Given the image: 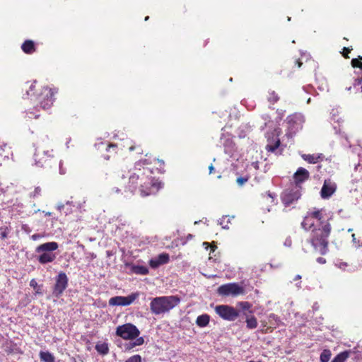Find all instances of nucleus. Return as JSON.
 <instances>
[{
    "mask_svg": "<svg viewBox=\"0 0 362 362\" xmlns=\"http://www.w3.org/2000/svg\"><path fill=\"white\" fill-rule=\"evenodd\" d=\"M310 173L304 168L300 167L297 169L296 172L293 175V182L296 187L301 188V184L305 181L309 180Z\"/></svg>",
    "mask_w": 362,
    "mask_h": 362,
    "instance_id": "4468645a",
    "label": "nucleus"
},
{
    "mask_svg": "<svg viewBox=\"0 0 362 362\" xmlns=\"http://www.w3.org/2000/svg\"><path fill=\"white\" fill-rule=\"evenodd\" d=\"M153 168L148 166L147 159L141 160L129 170L127 182L120 183L125 179L122 174L117 175V182L125 192L138 193L141 197L154 194L160 188L161 183L152 176Z\"/></svg>",
    "mask_w": 362,
    "mask_h": 362,
    "instance_id": "f257e3e1",
    "label": "nucleus"
},
{
    "mask_svg": "<svg viewBox=\"0 0 362 362\" xmlns=\"http://www.w3.org/2000/svg\"><path fill=\"white\" fill-rule=\"evenodd\" d=\"M267 99L271 103L274 104L279 100V97L274 90H269Z\"/></svg>",
    "mask_w": 362,
    "mask_h": 362,
    "instance_id": "c85d7f7f",
    "label": "nucleus"
},
{
    "mask_svg": "<svg viewBox=\"0 0 362 362\" xmlns=\"http://www.w3.org/2000/svg\"><path fill=\"white\" fill-rule=\"evenodd\" d=\"M362 83V80L361 78H356L354 83V86H359Z\"/></svg>",
    "mask_w": 362,
    "mask_h": 362,
    "instance_id": "37998d69",
    "label": "nucleus"
},
{
    "mask_svg": "<svg viewBox=\"0 0 362 362\" xmlns=\"http://www.w3.org/2000/svg\"><path fill=\"white\" fill-rule=\"evenodd\" d=\"M119 144H110L105 141H100L95 144V154L103 158L105 160H109L112 156L117 153Z\"/></svg>",
    "mask_w": 362,
    "mask_h": 362,
    "instance_id": "423d86ee",
    "label": "nucleus"
},
{
    "mask_svg": "<svg viewBox=\"0 0 362 362\" xmlns=\"http://www.w3.org/2000/svg\"><path fill=\"white\" fill-rule=\"evenodd\" d=\"M32 237H33V238L34 240H35V239L37 238V235H33Z\"/></svg>",
    "mask_w": 362,
    "mask_h": 362,
    "instance_id": "864d4df0",
    "label": "nucleus"
},
{
    "mask_svg": "<svg viewBox=\"0 0 362 362\" xmlns=\"http://www.w3.org/2000/svg\"><path fill=\"white\" fill-rule=\"evenodd\" d=\"M352 180L355 182L362 181V164H357L355 165L354 172L351 175Z\"/></svg>",
    "mask_w": 362,
    "mask_h": 362,
    "instance_id": "412c9836",
    "label": "nucleus"
},
{
    "mask_svg": "<svg viewBox=\"0 0 362 362\" xmlns=\"http://www.w3.org/2000/svg\"><path fill=\"white\" fill-rule=\"evenodd\" d=\"M337 184L330 179L325 180L321 188L320 196L322 199H329L336 192Z\"/></svg>",
    "mask_w": 362,
    "mask_h": 362,
    "instance_id": "ddd939ff",
    "label": "nucleus"
},
{
    "mask_svg": "<svg viewBox=\"0 0 362 362\" xmlns=\"http://www.w3.org/2000/svg\"><path fill=\"white\" fill-rule=\"evenodd\" d=\"M97 352L102 356H105L109 353V345L106 341H99L96 343L95 346Z\"/></svg>",
    "mask_w": 362,
    "mask_h": 362,
    "instance_id": "aec40b11",
    "label": "nucleus"
},
{
    "mask_svg": "<svg viewBox=\"0 0 362 362\" xmlns=\"http://www.w3.org/2000/svg\"><path fill=\"white\" fill-rule=\"evenodd\" d=\"M225 218H227V216H225V218H223L221 219V221L220 222V224H221V225H223V222L224 221Z\"/></svg>",
    "mask_w": 362,
    "mask_h": 362,
    "instance_id": "09e8293b",
    "label": "nucleus"
},
{
    "mask_svg": "<svg viewBox=\"0 0 362 362\" xmlns=\"http://www.w3.org/2000/svg\"><path fill=\"white\" fill-rule=\"evenodd\" d=\"M52 212H47V213L45 214V215H46V216H52Z\"/></svg>",
    "mask_w": 362,
    "mask_h": 362,
    "instance_id": "8fccbe9b",
    "label": "nucleus"
},
{
    "mask_svg": "<svg viewBox=\"0 0 362 362\" xmlns=\"http://www.w3.org/2000/svg\"><path fill=\"white\" fill-rule=\"evenodd\" d=\"M332 356L331 351L329 349H325L320 354V361L321 362H328Z\"/></svg>",
    "mask_w": 362,
    "mask_h": 362,
    "instance_id": "c756f323",
    "label": "nucleus"
},
{
    "mask_svg": "<svg viewBox=\"0 0 362 362\" xmlns=\"http://www.w3.org/2000/svg\"><path fill=\"white\" fill-rule=\"evenodd\" d=\"M352 50L351 48H349V47H344V52H343V57L345 58V59H349V53L351 52V51Z\"/></svg>",
    "mask_w": 362,
    "mask_h": 362,
    "instance_id": "ea45409f",
    "label": "nucleus"
},
{
    "mask_svg": "<svg viewBox=\"0 0 362 362\" xmlns=\"http://www.w3.org/2000/svg\"><path fill=\"white\" fill-rule=\"evenodd\" d=\"M294 65H297L298 68H300L303 63L299 59H296L293 61Z\"/></svg>",
    "mask_w": 362,
    "mask_h": 362,
    "instance_id": "a19ab883",
    "label": "nucleus"
},
{
    "mask_svg": "<svg viewBox=\"0 0 362 362\" xmlns=\"http://www.w3.org/2000/svg\"><path fill=\"white\" fill-rule=\"evenodd\" d=\"M238 305L243 310H249L250 313H252V311L250 310L252 308V304L250 303L247 301H242L239 302L238 303Z\"/></svg>",
    "mask_w": 362,
    "mask_h": 362,
    "instance_id": "473e14b6",
    "label": "nucleus"
},
{
    "mask_svg": "<svg viewBox=\"0 0 362 362\" xmlns=\"http://www.w3.org/2000/svg\"><path fill=\"white\" fill-rule=\"evenodd\" d=\"M361 69H362V62H361V64H360V68Z\"/></svg>",
    "mask_w": 362,
    "mask_h": 362,
    "instance_id": "4d7b16f0",
    "label": "nucleus"
},
{
    "mask_svg": "<svg viewBox=\"0 0 362 362\" xmlns=\"http://www.w3.org/2000/svg\"><path fill=\"white\" fill-rule=\"evenodd\" d=\"M269 322L274 321L276 326H278L279 325L280 319L276 315H275L274 313L270 314L269 316Z\"/></svg>",
    "mask_w": 362,
    "mask_h": 362,
    "instance_id": "c9c22d12",
    "label": "nucleus"
},
{
    "mask_svg": "<svg viewBox=\"0 0 362 362\" xmlns=\"http://www.w3.org/2000/svg\"><path fill=\"white\" fill-rule=\"evenodd\" d=\"M170 256L168 253L163 252L158 255L157 257L152 258L149 260V266L152 269H156L163 264L168 263Z\"/></svg>",
    "mask_w": 362,
    "mask_h": 362,
    "instance_id": "2eb2a0df",
    "label": "nucleus"
},
{
    "mask_svg": "<svg viewBox=\"0 0 362 362\" xmlns=\"http://www.w3.org/2000/svg\"><path fill=\"white\" fill-rule=\"evenodd\" d=\"M215 310L221 318L228 321H234L239 316V312L233 306L228 305H217Z\"/></svg>",
    "mask_w": 362,
    "mask_h": 362,
    "instance_id": "9d476101",
    "label": "nucleus"
},
{
    "mask_svg": "<svg viewBox=\"0 0 362 362\" xmlns=\"http://www.w3.org/2000/svg\"><path fill=\"white\" fill-rule=\"evenodd\" d=\"M125 362H141V358L139 355H134L128 358Z\"/></svg>",
    "mask_w": 362,
    "mask_h": 362,
    "instance_id": "e433bc0d",
    "label": "nucleus"
},
{
    "mask_svg": "<svg viewBox=\"0 0 362 362\" xmlns=\"http://www.w3.org/2000/svg\"><path fill=\"white\" fill-rule=\"evenodd\" d=\"M218 293L223 296H238L245 293V288L238 283H228L220 286L217 290Z\"/></svg>",
    "mask_w": 362,
    "mask_h": 362,
    "instance_id": "6e6552de",
    "label": "nucleus"
},
{
    "mask_svg": "<svg viewBox=\"0 0 362 362\" xmlns=\"http://www.w3.org/2000/svg\"><path fill=\"white\" fill-rule=\"evenodd\" d=\"M132 272L136 274L146 275L148 274V269L142 265H134L132 267Z\"/></svg>",
    "mask_w": 362,
    "mask_h": 362,
    "instance_id": "a878e982",
    "label": "nucleus"
},
{
    "mask_svg": "<svg viewBox=\"0 0 362 362\" xmlns=\"http://www.w3.org/2000/svg\"><path fill=\"white\" fill-rule=\"evenodd\" d=\"M23 52L27 54H32L36 52L35 42L31 40H26L21 45Z\"/></svg>",
    "mask_w": 362,
    "mask_h": 362,
    "instance_id": "a211bd4d",
    "label": "nucleus"
},
{
    "mask_svg": "<svg viewBox=\"0 0 362 362\" xmlns=\"http://www.w3.org/2000/svg\"><path fill=\"white\" fill-rule=\"evenodd\" d=\"M209 173L210 174H212L214 173V168L212 164H211V165L209 167Z\"/></svg>",
    "mask_w": 362,
    "mask_h": 362,
    "instance_id": "a18cd8bd",
    "label": "nucleus"
},
{
    "mask_svg": "<svg viewBox=\"0 0 362 362\" xmlns=\"http://www.w3.org/2000/svg\"><path fill=\"white\" fill-rule=\"evenodd\" d=\"M39 115H35V118H38Z\"/></svg>",
    "mask_w": 362,
    "mask_h": 362,
    "instance_id": "bf43d9fd",
    "label": "nucleus"
},
{
    "mask_svg": "<svg viewBox=\"0 0 362 362\" xmlns=\"http://www.w3.org/2000/svg\"><path fill=\"white\" fill-rule=\"evenodd\" d=\"M361 92H362V86H361Z\"/></svg>",
    "mask_w": 362,
    "mask_h": 362,
    "instance_id": "052dcab7",
    "label": "nucleus"
},
{
    "mask_svg": "<svg viewBox=\"0 0 362 362\" xmlns=\"http://www.w3.org/2000/svg\"><path fill=\"white\" fill-rule=\"evenodd\" d=\"M56 93L57 90L54 88L39 86L36 81H33L26 90L28 96L34 98L37 107L44 110H49L53 105Z\"/></svg>",
    "mask_w": 362,
    "mask_h": 362,
    "instance_id": "7ed1b4c3",
    "label": "nucleus"
},
{
    "mask_svg": "<svg viewBox=\"0 0 362 362\" xmlns=\"http://www.w3.org/2000/svg\"><path fill=\"white\" fill-rule=\"evenodd\" d=\"M331 219L325 209L313 208L307 211L300 224L305 230H311L308 241L314 250L322 255L328 251L329 237L332 231Z\"/></svg>",
    "mask_w": 362,
    "mask_h": 362,
    "instance_id": "f03ea898",
    "label": "nucleus"
},
{
    "mask_svg": "<svg viewBox=\"0 0 362 362\" xmlns=\"http://www.w3.org/2000/svg\"><path fill=\"white\" fill-rule=\"evenodd\" d=\"M300 279H301V276H300V275H299V274L296 275V276L293 278V281H298V280H300Z\"/></svg>",
    "mask_w": 362,
    "mask_h": 362,
    "instance_id": "49530a36",
    "label": "nucleus"
},
{
    "mask_svg": "<svg viewBox=\"0 0 362 362\" xmlns=\"http://www.w3.org/2000/svg\"><path fill=\"white\" fill-rule=\"evenodd\" d=\"M280 146V140L277 139L274 144H267L266 146V149L268 151L274 152Z\"/></svg>",
    "mask_w": 362,
    "mask_h": 362,
    "instance_id": "2f4dec72",
    "label": "nucleus"
},
{
    "mask_svg": "<svg viewBox=\"0 0 362 362\" xmlns=\"http://www.w3.org/2000/svg\"><path fill=\"white\" fill-rule=\"evenodd\" d=\"M352 238H353V240L354 241L355 240V235L354 234H352Z\"/></svg>",
    "mask_w": 362,
    "mask_h": 362,
    "instance_id": "5fc2aeb1",
    "label": "nucleus"
},
{
    "mask_svg": "<svg viewBox=\"0 0 362 362\" xmlns=\"http://www.w3.org/2000/svg\"><path fill=\"white\" fill-rule=\"evenodd\" d=\"M209 315L207 314H204L197 317L196 323L199 327H204L209 323Z\"/></svg>",
    "mask_w": 362,
    "mask_h": 362,
    "instance_id": "b1692460",
    "label": "nucleus"
},
{
    "mask_svg": "<svg viewBox=\"0 0 362 362\" xmlns=\"http://www.w3.org/2000/svg\"><path fill=\"white\" fill-rule=\"evenodd\" d=\"M69 279L66 274L60 272L55 278V284L53 287L52 296L57 298L61 297L68 286Z\"/></svg>",
    "mask_w": 362,
    "mask_h": 362,
    "instance_id": "1a4fd4ad",
    "label": "nucleus"
},
{
    "mask_svg": "<svg viewBox=\"0 0 362 362\" xmlns=\"http://www.w3.org/2000/svg\"><path fill=\"white\" fill-rule=\"evenodd\" d=\"M36 293H40L41 292H40V291H39V290H37V291H36Z\"/></svg>",
    "mask_w": 362,
    "mask_h": 362,
    "instance_id": "13d9d810",
    "label": "nucleus"
},
{
    "mask_svg": "<svg viewBox=\"0 0 362 362\" xmlns=\"http://www.w3.org/2000/svg\"><path fill=\"white\" fill-rule=\"evenodd\" d=\"M247 327L248 329H255L257 327V321L255 316H251L246 319Z\"/></svg>",
    "mask_w": 362,
    "mask_h": 362,
    "instance_id": "cd10ccee",
    "label": "nucleus"
},
{
    "mask_svg": "<svg viewBox=\"0 0 362 362\" xmlns=\"http://www.w3.org/2000/svg\"><path fill=\"white\" fill-rule=\"evenodd\" d=\"M41 255L38 257L37 259L42 264L49 263L53 262L55 258V254L52 252H40Z\"/></svg>",
    "mask_w": 362,
    "mask_h": 362,
    "instance_id": "6ab92c4d",
    "label": "nucleus"
},
{
    "mask_svg": "<svg viewBox=\"0 0 362 362\" xmlns=\"http://www.w3.org/2000/svg\"><path fill=\"white\" fill-rule=\"evenodd\" d=\"M147 163H148V166L150 165L153 164V166L156 167V168L158 173H164L165 163L163 160H160L158 158H153L152 160L148 161V160L147 159Z\"/></svg>",
    "mask_w": 362,
    "mask_h": 362,
    "instance_id": "4be33fe9",
    "label": "nucleus"
},
{
    "mask_svg": "<svg viewBox=\"0 0 362 362\" xmlns=\"http://www.w3.org/2000/svg\"><path fill=\"white\" fill-rule=\"evenodd\" d=\"M39 357L41 362H55L54 356L49 351H40Z\"/></svg>",
    "mask_w": 362,
    "mask_h": 362,
    "instance_id": "5701e85b",
    "label": "nucleus"
},
{
    "mask_svg": "<svg viewBox=\"0 0 362 362\" xmlns=\"http://www.w3.org/2000/svg\"><path fill=\"white\" fill-rule=\"evenodd\" d=\"M351 351H344L337 354L331 362H345L350 356Z\"/></svg>",
    "mask_w": 362,
    "mask_h": 362,
    "instance_id": "393cba45",
    "label": "nucleus"
},
{
    "mask_svg": "<svg viewBox=\"0 0 362 362\" xmlns=\"http://www.w3.org/2000/svg\"><path fill=\"white\" fill-rule=\"evenodd\" d=\"M42 189L40 187H36L33 192L31 193V197H37L41 194Z\"/></svg>",
    "mask_w": 362,
    "mask_h": 362,
    "instance_id": "4c0bfd02",
    "label": "nucleus"
},
{
    "mask_svg": "<svg viewBox=\"0 0 362 362\" xmlns=\"http://www.w3.org/2000/svg\"><path fill=\"white\" fill-rule=\"evenodd\" d=\"M64 208V204H60L57 206V209L61 211Z\"/></svg>",
    "mask_w": 362,
    "mask_h": 362,
    "instance_id": "de8ad7c7",
    "label": "nucleus"
},
{
    "mask_svg": "<svg viewBox=\"0 0 362 362\" xmlns=\"http://www.w3.org/2000/svg\"><path fill=\"white\" fill-rule=\"evenodd\" d=\"M317 262L320 264H325L326 262V260L325 258L323 257H318L317 259Z\"/></svg>",
    "mask_w": 362,
    "mask_h": 362,
    "instance_id": "c03bdc74",
    "label": "nucleus"
},
{
    "mask_svg": "<svg viewBox=\"0 0 362 362\" xmlns=\"http://www.w3.org/2000/svg\"><path fill=\"white\" fill-rule=\"evenodd\" d=\"M144 343V339L143 337H136V340L130 344V348H133L136 346L142 345Z\"/></svg>",
    "mask_w": 362,
    "mask_h": 362,
    "instance_id": "72a5a7b5",
    "label": "nucleus"
},
{
    "mask_svg": "<svg viewBox=\"0 0 362 362\" xmlns=\"http://www.w3.org/2000/svg\"><path fill=\"white\" fill-rule=\"evenodd\" d=\"M34 159L35 165L40 168H51L58 164L57 159L52 154V151L51 152L37 151L34 155Z\"/></svg>",
    "mask_w": 362,
    "mask_h": 362,
    "instance_id": "39448f33",
    "label": "nucleus"
},
{
    "mask_svg": "<svg viewBox=\"0 0 362 362\" xmlns=\"http://www.w3.org/2000/svg\"><path fill=\"white\" fill-rule=\"evenodd\" d=\"M180 303L177 296H160L153 298L150 303V309L153 314L160 315L174 308Z\"/></svg>",
    "mask_w": 362,
    "mask_h": 362,
    "instance_id": "20e7f679",
    "label": "nucleus"
},
{
    "mask_svg": "<svg viewBox=\"0 0 362 362\" xmlns=\"http://www.w3.org/2000/svg\"><path fill=\"white\" fill-rule=\"evenodd\" d=\"M301 196L300 189L296 187L285 190L281 194V202L286 206H289L298 201Z\"/></svg>",
    "mask_w": 362,
    "mask_h": 362,
    "instance_id": "9b49d317",
    "label": "nucleus"
},
{
    "mask_svg": "<svg viewBox=\"0 0 362 362\" xmlns=\"http://www.w3.org/2000/svg\"><path fill=\"white\" fill-rule=\"evenodd\" d=\"M148 18H149V17H148V16H146V17L145 18V21H148Z\"/></svg>",
    "mask_w": 362,
    "mask_h": 362,
    "instance_id": "6e6d98bb",
    "label": "nucleus"
},
{
    "mask_svg": "<svg viewBox=\"0 0 362 362\" xmlns=\"http://www.w3.org/2000/svg\"><path fill=\"white\" fill-rule=\"evenodd\" d=\"M11 228L8 226L0 227V238L4 240L8 238V233H10Z\"/></svg>",
    "mask_w": 362,
    "mask_h": 362,
    "instance_id": "7c9ffc66",
    "label": "nucleus"
},
{
    "mask_svg": "<svg viewBox=\"0 0 362 362\" xmlns=\"http://www.w3.org/2000/svg\"><path fill=\"white\" fill-rule=\"evenodd\" d=\"M222 227H223V228H228V225H223H223H222Z\"/></svg>",
    "mask_w": 362,
    "mask_h": 362,
    "instance_id": "603ef678",
    "label": "nucleus"
},
{
    "mask_svg": "<svg viewBox=\"0 0 362 362\" xmlns=\"http://www.w3.org/2000/svg\"><path fill=\"white\" fill-rule=\"evenodd\" d=\"M129 143V144L127 146V148L129 150V151H136V153L138 154L143 153V149H142L141 145L133 144L132 141H130Z\"/></svg>",
    "mask_w": 362,
    "mask_h": 362,
    "instance_id": "bb28decb",
    "label": "nucleus"
},
{
    "mask_svg": "<svg viewBox=\"0 0 362 362\" xmlns=\"http://www.w3.org/2000/svg\"><path fill=\"white\" fill-rule=\"evenodd\" d=\"M30 286L33 288H36L37 287V282L35 281V279H32L30 282Z\"/></svg>",
    "mask_w": 362,
    "mask_h": 362,
    "instance_id": "79ce46f5",
    "label": "nucleus"
},
{
    "mask_svg": "<svg viewBox=\"0 0 362 362\" xmlns=\"http://www.w3.org/2000/svg\"><path fill=\"white\" fill-rule=\"evenodd\" d=\"M302 158L310 164H316L324 160L325 156L322 153L303 154Z\"/></svg>",
    "mask_w": 362,
    "mask_h": 362,
    "instance_id": "f3484780",
    "label": "nucleus"
},
{
    "mask_svg": "<svg viewBox=\"0 0 362 362\" xmlns=\"http://www.w3.org/2000/svg\"><path fill=\"white\" fill-rule=\"evenodd\" d=\"M116 334L125 340H132L139 337L140 332L135 325L127 323L117 327Z\"/></svg>",
    "mask_w": 362,
    "mask_h": 362,
    "instance_id": "0eeeda50",
    "label": "nucleus"
},
{
    "mask_svg": "<svg viewBox=\"0 0 362 362\" xmlns=\"http://www.w3.org/2000/svg\"><path fill=\"white\" fill-rule=\"evenodd\" d=\"M58 243L56 242H48L38 245L35 252L37 253L40 252H52L58 248Z\"/></svg>",
    "mask_w": 362,
    "mask_h": 362,
    "instance_id": "dca6fc26",
    "label": "nucleus"
},
{
    "mask_svg": "<svg viewBox=\"0 0 362 362\" xmlns=\"http://www.w3.org/2000/svg\"><path fill=\"white\" fill-rule=\"evenodd\" d=\"M360 64H361V62L358 61V59H352L351 62V64L352 67L354 68H360Z\"/></svg>",
    "mask_w": 362,
    "mask_h": 362,
    "instance_id": "58836bf2",
    "label": "nucleus"
},
{
    "mask_svg": "<svg viewBox=\"0 0 362 362\" xmlns=\"http://www.w3.org/2000/svg\"><path fill=\"white\" fill-rule=\"evenodd\" d=\"M249 180V177L248 176H246V177H239L237 178L236 180V182L237 184L239 185V186H243V185H245Z\"/></svg>",
    "mask_w": 362,
    "mask_h": 362,
    "instance_id": "f704fd0d",
    "label": "nucleus"
},
{
    "mask_svg": "<svg viewBox=\"0 0 362 362\" xmlns=\"http://www.w3.org/2000/svg\"><path fill=\"white\" fill-rule=\"evenodd\" d=\"M358 61L361 62L362 61V56H358Z\"/></svg>",
    "mask_w": 362,
    "mask_h": 362,
    "instance_id": "3c124183",
    "label": "nucleus"
},
{
    "mask_svg": "<svg viewBox=\"0 0 362 362\" xmlns=\"http://www.w3.org/2000/svg\"><path fill=\"white\" fill-rule=\"evenodd\" d=\"M137 298V294L132 293L128 296H115L109 300V305L112 306H127L131 305Z\"/></svg>",
    "mask_w": 362,
    "mask_h": 362,
    "instance_id": "f8f14e48",
    "label": "nucleus"
}]
</instances>
